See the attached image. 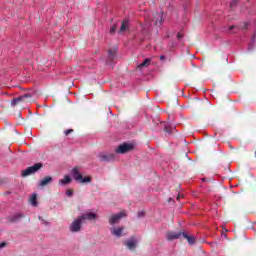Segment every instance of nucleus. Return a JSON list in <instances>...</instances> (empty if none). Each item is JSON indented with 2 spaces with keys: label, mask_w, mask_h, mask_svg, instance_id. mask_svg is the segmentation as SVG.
<instances>
[{
  "label": "nucleus",
  "mask_w": 256,
  "mask_h": 256,
  "mask_svg": "<svg viewBox=\"0 0 256 256\" xmlns=\"http://www.w3.org/2000/svg\"><path fill=\"white\" fill-rule=\"evenodd\" d=\"M177 39H183V34L178 33V35H177Z\"/></svg>",
  "instance_id": "nucleus-29"
},
{
  "label": "nucleus",
  "mask_w": 256,
  "mask_h": 256,
  "mask_svg": "<svg viewBox=\"0 0 256 256\" xmlns=\"http://www.w3.org/2000/svg\"><path fill=\"white\" fill-rule=\"evenodd\" d=\"M80 219L82 220L83 223H85L86 220L88 221H95L97 219V214L93 212H88L80 216Z\"/></svg>",
  "instance_id": "nucleus-10"
},
{
  "label": "nucleus",
  "mask_w": 256,
  "mask_h": 256,
  "mask_svg": "<svg viewBox=\"0 0 256 256\" xmlns=\"http://www.w3.org/2000/svg\"><path fill=\"white\" fill-rule=\"evenodd\" d=\"M19 103H31V94H24L20 97L14 98L11 101V106L16 107Z\"/></svg>",
  "instance_id": "nucleus-3"
},
{
  "label": "nucleus",
  "mask_w": 256,
  "mask_h": 256,
  "mask_svg": "<svg viewBox=\"0 0 256 256\" xmlns=\"http://www.w3.org/2000/svg\"><path fill=\"white\" fill-rule=\"evenodd\" d=\"M143 215V213H139V217H141Z\"/></svg>",
  "instance_id": "nucleus-35"
},
{
  "label": "nucleus",
  "mask_w": 256,
  "mask_h": 256,
  "mask_svg": "<svg viewBox=\"0 0 256 256\" xmlns=\"http://www.w3.org/2000/svg\"><path fill=\"white\" fill-rule=\"evenodd\" d=\"M19 219H23V214H17L13 217L12 221H19Z\"/></svg>",
  "instance_id": "nucleus-20"
},
{
  "label": "nucleus",
  "mask_w": 256,
  "mask_h": 256,
  "mask_svg": "<svg viewBox=\"0 0 256 256\" xmlns=\"http://www.w3.org/2000/svg\"><path fill=\"white\" fill-rule=\"evenodd\" d=\"M128 27H129V21L124 20L120 27L119 33H125V31H127Z\"/></svg>",
  "instance_id": "nucleus-15"
},
{
  "label": "nucleus",
  "mask_w": 256,
  "mask_h": 256,
  "mask_svg": "<svg viewBox=\"0 0 256 256\" xmlns=\"http://www.w3.org/2000/svg\"><path fill=\"white\" fill-rule=\"evenodd\" d=\"M40 169H43V163H36L33 166L22 170L21 177H29V175H35V173H37V171H40Z\"/></svg>",
  "instance_id": "nucleus-2"
},
{
  "label": "nucleus",
  "mask_w": 256,
  "mask_h": 256,
  "mask_svg": "<svg viewBox=\"0 0 256 256\" xmlns=\"http://www.w3.org/2000/svg\"><path fill=\"white\" fill-rule=\"evenodd\" d=\"M29 201H30V204L32 205V207H37V205H38L37 194H32Z\"/></svg>",
  "instance_id": "nucleus-18"
},
{
  "label": "nucleus",
  "mask_w": 256,
  "mask_h": 256,
  "mask_svg": "<svg viewBox=\"0 0 256 256\" xmlns=\"http://www.w3.org/2000/svg\"><path fill=\"white\" fill-rule=\"evenodd\" d=\"M4 247H7V243L1 242L0 243V249H3Z\"/></svg>",
  "instance_id": "nucleus-26"
},
{
  "label": "nucleus",
  "mask_w": 256,
  "mask_h": 256,
  "mask_svg": "<svg viewBox=\"0 0 256 256\" xmlns=\"http://www.w3.org/2000/svg\"><path fill=\"white\" fill-rule=\"evenodd\" d=\"M256 34L253 36V41H255Z\"/></svg>",
  "instance_id": "nucleus-34"
},
{
  "label": "nucleus",
  "mask_w": 256,
  "mask_h": 256,
  "mask_svg": "<svg viewBox=\"0 0 256 256\" xmlns=\"http://www.w3.org/2000/svg\"><path fill=\"white\" fill-rule=\"evenodd\" d=\"M79 166H76L72 169V177L77 181V183H91V177L89 176H84L81 174L79 171Z\"/></svg>",
  "instance_id": "nucleus-1"
},
{
  "label": "nucleus",
  "mask_w": 256,
  "mask_h": 256,
  "mask_svg": "<svg viewBox=\"0 0 256 256\" xmlns=\"http://www.w3.org/2000/svg\"><path fill=\"white\" fill-rule=\"evenodd\" d=\"M123 229V227L114 228L113 230H111V234L115 237H121V235L123 234Z\"/></svg>",
  "instance_id": "nucleus-14"
},
{
  "label": "nucleus",
  "mask_w": 256,
  "mask_h": 256,
  "mask_svg": "<svg viewBox=\"0 0 256 256\" xmlns=\"http://www.w3.org/2000/svg\"><path fill=\"white\" fill-rule=\"evenodd\" d=\"M249 27V24L247 22H244L242 25L239 26V29H242V31L247 30Z\"/></svg>",
  "instance_id": "nucleus-19"
},
{
  "label": "nucleus",
  "mask_w": 256,
  "mask_h": 256,
  "mask_svg": "<svg viewBox=\"0 0 256 256\" xmlns=\"http://www.w3.org/2000/svg\"><path fill=\"white\" fill-rule=\"evenodd\" d=\"M234 5H237V0H233L230 4V7H233Z\"/></svg>",
  "instance_id": "nucleus-28"
},
{
  "label": "nucleus",
  "mask_w": 256,
  "mask_h": 256,
  "mask_svg": "<svg viewBox=\"0 0 256 256\" xmlns=\"http://www.w3.org/2000/svg\"><path fill=\"white\" fill-rule=\"evenodd\" d=\"M164 131H166V133H171V127L165 126Z\"/></svg>",
  "instance_id": "nucleus-25"
},
{
  "label": "nucleus",
  "mask_w": 256,
  "mask_h": 256,
  "mask_svg": "<svg viewBox=\"0 0 256 256\" xmlns=\"http://www.w3.org/2000/svg\"><path fill=\"white\" fill-rule=\"evenodd\" d=\"M125 217V212H120L119 214H114L109 218V224L110 225H116V223H119L121 219Z\"/></svg>",
  "instance_id": "nucleus-9"
},
{
  "label": "nucleus",
  "mask_w": 256,
  "mask_h": 256,
  "mask_svg": "<svg viewBox=\"0 0 256 256\" xmlns=\"http://www.w3.org/2000/svg\"><path fill=\"white\" fill-rule=\"evenodd\" d=\"M124 245L130 251H135V249L137 248V238H135V236H132L130 239L124 242Z\"/></svg>",
  "instance_id": "nucleus-8"
},
{
  "label": "nucleus",
  "mask_w": 256,
  "mask_h": 256,
  "mask_svg": "<svg viewBox=\"0 0 256 256\" xmlns=\"http://www.w3.org/2000/svg\"><path fill=\"white\" fill-rule=\"evenodd\" d=\"M133 149H134L133 144L124 143L118 146V148L115 151L120 155H125V153H129V151H133Z\"/></svg>",
  "instance_id": "nucleus-4"
},
{
  "label": "nucleus",
  "mask_w": 256,
  "mask_h": 256,
  "mask_svg": "<svg viewBox=\"0 0 256 256\" xmlns=\"http://www.w3.org/2000/svg\"><path fill=\"white\" fill-rule=\"evenodd\" d=\"M73 129H68V130H66V131H64V135H66V137H67V135H71V133H73Z\"/></svg>",
  "instance_id": "nucleus-24"
},
{
  "label": "nucleus",
  "mask_w": 256,
  "mask_h": 256,
  "mask_svg": "<svg viewBox=\"0 0 256 256\" xmlns=\"http://www.w3.org/2000/svg\"><path fill=\"white\" fill-rule=\"evenodd\" d=\"M67 197H73V190L69 189L66 191Z\"/></svg>",
  "instance_id": "nucleus-23"
},
{
  "label": "nucleus",
  "mask_w": 256,
  "mask_h": 256,
  "mask_svg": "<svg viewBox=\"0 0 256 256\" xmlns=\"http://www.w3.org/2000/svg\"><path fill=\"white\" fill-rule=\"evenodd\" d=\"M53 181V177L51 176H46L44 177L40 183H39V187H46V185H49V183H52Z\"/></svg>",
  "instance_id": "nucleus-12"
},
{
  "label": "nucleus",
  "mask_w": 256,
  "mask_h": 256,
  "mask_svg": "<svg viewBox=\"0 0 256 256\" xmlns=\"http://www.w3.org/2000/svg\"><path fill=\"white\" fill-rule=\"evenodd\" d=\"M5 183H7V180H5V179H0V187H1V185H5Z\"/></svg>",
  "instance_id": "nucleus-27"
},
{
  "label": "nucleus",
  "mask_w": 256,
  "mask_h": 256,
  "mask_svg": "<svg viewBox=\"0 0 256 256\" xmlns=\"http://www.w3.org/2000/svg\"><path fill=\"white\" fill-rule=\"evenodd\" d=\"M151 65V59L146 58L142 63L138 65L139 69H143V67H149Z\"/></svg>",
  "instance_id": "nucleus-16"
},
{
  "label": "nucleus",
  "mask_w": 256,
  "mask_h": 256,
  "mask_svg": "<svg viewBox=\"0 0 256 256\" xmlns=\"http://www.w3.org/2000/svg\"><path fill=\"white\" fill-rule=\"evenodd\" d=\"M71 183V177L69 176H64L63 179L59 180V185H69Z\"/></svg>",
  "instance_id": "nucleus-17"
},
{
  "label": "nucleus",
  "mask_w": 256,
  "mask_h": 256,
  "mask_svg": "<svg viewBox=\"0 0 256 256\" xmlns=\"http://www.w3.org/2000/svg\"><path fill=\"white\" fill-rule=\"evenodd\" d=\"M98 158L102 163H109V161H113V159H115V154L101 152L98 154Z\"/></svg>",
  "instance_id": "nucleus-6"
},
{
  "label": "nucleus",
  "mask_w": 256,
  "mask_h": 256,
  "mask_svg": "<svg viewBox=\"0 0 256 256\" xmlns=\"http://www.w3.org/2000/svg\"><path fill=\"white\" fill-rule=\"evenodd\" d=\"M108 55H109L110 59H113V57H115V49L114 50H109Z\"/></svg>",
  "instance_id": "nucleus-21"
},
{
  "label": "nucleus",
  "mask_w": 256,
  "mask_h": 256,
  "mask_svg": "<svg viewBox=\"0 0 256 256\" xmlns=\"http://www.w3.org/2000/svg\"><path fill=\"white\" fill-rule=\"evenodd\" d=\"M161 61H163V59H165V56H160Z\"/></svg>",
  "instance_id": "nucleus-32"
},
{
  "label": "nucleus",
  "mask_w": 256,
  "mask_h": 256,
  "mask_svg": "<svg viewBox=\"0 0 256 256\" xmlns=\"http://www.w3.org/2000/svg\"><path fill=\"white\" fill-rule=\"evenodd\" d=\"M151 19L157 27L161 26L163 24V12H153Z\"/></svg>",
  "instance_id": "nucleus-7"
},
{
  "label": "nucleus",
  "mask_w": 256,
  "mask_h": 256,
  "mask_svg": "<svg viewBox=\"0 0 256 256\" xmlns=\"http://www.w3.org/2000/svg\"><path fill=\"white\" fill-rule=\"evenodd\" d=\"M83 223V220L78 216L77 219H75L72 224L70 225V231L71 233H79L81 231V224Z\"/></svg>",
  "instance_id": "nucleus-5"
},
{
  "label": "nucleus",
  "mask_w": 256,
  "mask_h": 256,
  "mask_svg": "<svg viewBox=\"0 0 256 256\" xmlns=\"http://www.w3.org/2000/svg\"><path fill=\"white\" fill-rule=\"evenodd\" d=\"M176 199H177V201H179V199H181V194H178Z\"/></svg>",
  "instance_id": "nucleus-31"
},
{
  "label": "nucleus",
  "mask_w": 256,
  "mask_h": 256,
  "mask_svg": "<svg viewBox=\"0 0 256 256\" xmlns=\"http://www.w3.org/2000/svg\"><path fill=\"white\" fill-rule=\"evenodd\" d=\"M233 29H237V26L235 25L230 26V31H233Z\"/></svg>",
  "instance_id": "nucleus-30"
},
{
  "label": "nucleus",
  "mask_w": 256,
  "mask_h": 256,
  "mask_svg": "<svg viewBox=\"0 0 256 256\" xmlns=\"http://www.w3.org/2000/svg\"><path fill=\"white\" fill-rule=\"evenodd\" d=\"M115 31H117V25L111 26L110 33L113 34V33H115Z\"/></svg>",
  "instance_id": "nucleus-22"
},
{
  "label": "nucleus",
  "mask_w": 256,
  "mask_h": 256,
  "mask_svg": "<svg viewBox=\"0 0 256 256\" xmlns=\"http://www.w3.org/2000/svg\"><path fill=\"white\" fill-rule=\"evenodd\" d=\"M11 192H5V195H9Z\"/></svg>",
  "instance_id": "nucleus-33"
},
{
  "label": "nucleus",
  "mask_w": 256,
  "mask_h": 256,
  "mask_svg": "<svg viewBox=\"0 0 256 256\" xmlns=\"http://www.w3.org/2000/svg\"><path fill=\"white\" fill-rule=\"evenodd\" d=\"M181 235L183 236V232H168L167 239L168 241H175V239H179Z\"/></svg>",
  "instance_id": "nucleus-11"
},
{
  "label": "nucleus",
  "mask_w": 256,
  "mask_h": 256,
  "mask_svg": "<svg viewBox=\"0 0 256 256\" xmlns=\"http://www.w3.org/2000/svg\"><path fill=\"white\" fill-rule=\"evenodd\" d=\"M182 237L187 240L189 245H195V236H189L187 233L183 232Z\"/></svg>",
  "instance_id": "nucleus-13"
}]
</instances>
